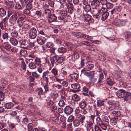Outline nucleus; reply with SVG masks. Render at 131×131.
<instances>
[{
    "label": "nucleus",
    "mask_w": 131,
    "mask_h": 131,
    "mask_svg": "<svg viewBox=\"0 0 131 131\" xmlns=\"http://www.w3.org/2000/svg\"><path fill=\"white\" fill-rule=\"evenodd\" d=\"M37 31L34 27L32 28L30 31L29 35L30 38L31 39H35L37 36Z\"/></svg>",
    "instance_id": "obj_1"
},
{
    "label": "nucleus",
    "mask_w": 131,
    "mask_h": 131,
    "mask_svg": "<svg viewBox=\"0 0 131 131\" xmlns=\"http://www.w3.org/2000/svg\"><path fill=\"white\" fill-rule=\"evenodd\" d=\"M122 9V7L120 5L116 6L112 9L111 10V14L112 15L114 14H118L120 12Z\"/></svg>",
    "instance_id": "obj_2"
},
{
    "label": "nucleus",
    "mask_w": 131,
    "mask_h": 131,
    "mask_svg": "<svg viewBox=\"0 0 131 131\" xmlns=\"http://www.w3.org/2000/svg\"><path fill=\"white\" fill-rule=\"evenodd\" d=\"M46 41L45 37L39 35L37 37V41L38 43L40 45H43Z\"/></svg>",
    "instance_id": "obj_3"
},
{
    "label": "nucleus",
    "mask_w": 131,
    "mask_h": 131,
    "mask_svg": "<svg viewBox=\"0 0 131 131\" xmlns=\"http://www.w3.org/2000/svg\"><path fill=\"white\" fill-rule=\"evenodd\" d=\"M81 72L82 73H83L84 75L88 77L90 79L91 78L94 77V73L93 72H86L85 71V69H82L81 71Z\"/></svg>",
    "instance_id": "obj_4"
},
{
    "label": "nucleus",
    "mask_w": 131,
    "mask_h": 131,
    "mask_svg": "<svg viewBox=\"0 0 131 131\" xmlns=\"http://www.w3.org/2000/svg\"><path fill=\"white\" fill-rule=\"evenodd\" d=\"M91 5L93 9H96L101 7L100 1L99 0H93L91 3Z\"/></svg>",
    "instance_id": "obj_5"
},
{
    "label": "nucleus",
    "mask_w": 131,
    "mask_h": 131,
    "mask_svg": "<svg viewBox=\"0 0 131 131\" xmlns=\"http://www.w3.org/2000/svg\"><path fill=\"white\" fill-rule=\"evenodd\" d=\"M108 103L109 105L108 109L110 111L115 110L118 108L116 104L114 103L109 101L108 102Z\"/></svg>",
    "instance_id": "obj_6"
},
{
    "label": "nucleus",
    "mask_w": 131,
    "mask_h": 131,
    "mask_svg": "<svg viewBox=\"0 0 131 131\" xmlns=\"http://www.w3.org/2000/svg\"><path fill=\"white\" fill-rule=\"evenodd\" d=\"M18 17L17 15H14L11 16L9 19V22L12 24L14 25L16 23Z\"/></svg>",
    "instance_id": "obj_7"
},
{
    "label": "nucleus",
    "mask_w": 131,
    "mask_h": 131,
    "mask_svg": "<svg viewBox=\"0 0 131 131\" xmlns=\"http://www.w3.org/2000/svg\"><path fill=\"white\" fill-rule=\"evenodd\" d=\"M67 13L66 11H62L58 15V18L61 20H63L66 17L67 15Z\"/></svg>",
    "instance_id": "obj_8"
},
{
    "label": "nucleus",
    "mask_w": 131,
    "mask_h": 131,
    "mask_svg": "<svg viewBox=\"0 0 131 131\" xmlns=\"http://www.w3.org/2000/svg\"><path fill=\"white\" fill-rule=\"evenodd\" d=\"M119 92L117 91L116 92V94L119 97L123 98L124 97L125 94L126 92V91L123 89H120L119 90Z\"/></svg>",
    "instance_id": "obj_9"
},
{
    "label": "nucleus",
    "mask_w": 131,
    "mask_h": 131,
    "mask_svg": "<svg viewBox=\"0 0 131 131\" xmlns=\"http://www.w3.org/2000/svg\"><path fill=\"white\" fill-rule=\"evenodd\" d=\"M65 113L67 114H70L73 111V109L69 106H66L64 108Z\"/></svg>",
    "instance_id": "obj_10"
},
{
    "label": "nucleus",
    "mask_w": 131,
    "mask_h": 131,
    "mask_svg": "<svg viewBox=\"0 0 131 131\" xmlns=\"http://www.w3.org/2000/svg\"><path fill=\"white\" fill-rule=\"evenodd\" d=\"M102 17L101 19L102 21L105 20L108 17L109 15V13L107 12H103L101 14Z\"/></svg>",
    "instance_id": "obj_11"
},
{
    "label": "nucleus",
    "mask_w": 131,
    "mask_h": 131,
    "mask_svg": "<svg viewBox=\"0 0 131 131\" xmlns=\"http://www.w3.org/2000/svg\"><path fill=\"white\" fill-rule=\"evenodd\" d=\"M50 17H49L48 21L50 22H51L56 21L57 20V17L54 14L51 15Z\"/></svg>",
    "instance_id": "obj_12"
},
{
    "label": "nucleus",
    "mask_w": 131,
    "mask_h": 131,
    "mask_svg": "<svg viewBox=\"0 0 131 131\" xmlns=\"http://www.w3.org/2000/svg\"><path fill=\"white\" fill-rule=\"evenodd\" d=\"M43 27L40 26H39V27L37 28V31L39 34L43 35H45V34L44 31V30L43 29Z\"/></svg>",
    "instance_id": "obj_13"
},
{
    "label": "nucleus",
    "mask_w": 131,
    "mask_h": 131,
    "mask_svg": "<svg viewBox=\"0 0 131 131\" xmlns=\"http://www.w3.org/2000/svg\"><path fill=\"white\" fill-rule=\"evenodd\" d=\"M81 38H83L89 40L92 39H93L92 37L83 33H82Z\"/></svg>",
    "instance_id": "obj_14"
},
{
    "label": "nucleus",
    "mask_w": 131,
    "mask_h": 131,
    "mask_svg": "<svg viewBox=\"0 0 131 131\" xmlns=\"http://www.w3.org/2000/svg\"><path fill=\"white\" fill-rule=\"evenodd\" d=\"M87 105L86 103L84 101H82L79 103V105L80 107L82 109L84 108Z\"/></svg>",
    "instance_id": "obj_15"
},
{
    "label": "nucleus",
    "mask_w": 131,
    "mask_h": 131,
    "mask_svg": "<svg viewBox=\"0 0 131 131\" xmlns=\"http://www.w3.org/2000/svg\"><path fill=\"white\" fill-rule=\"evenodd\" d=\"M43 12L44 15L48 17L51 15V11L49 9H44Z\"/></svg>",
    "instance_id": "obj_16"
},
{
    "label": "nucleus",
    "mask_w": 131,
    "mask_h": 131,
    "mask_svg": "<svg viewBox=\"0 0 131 131\" xmlns=\"http://www.w3.org/2000/svg\"><path fill=\"white\" fill-rule=\"evenodd\" d=\"M14 104L12 103H6L4 106L5 108L8 109H10L13 107Z\"/></svg>",
    "instance_id": "obj_17"
},
{
    "label": "nucleus",
    "mask_w": 131,
    "mask_h": 131,
    "mask_svg": "<svg viewBox=\"0 0 131 131\" xmlns=\"http://www.w3.org/2000/svg\"><path fill=\"white\" fill-rule=\"evenodd\" d=\"M72 98L73 100L76 101H79L80 99L79 96L76 94H73L72 96Z\"/></svg>",
    "instance_id": "obj_18"
},
{
    "label": "nucleus",
    "mask_w": 131,
    "mask_h": 131,
    "mask_svg": "<svg viewBox=\"0 0 131 131\" xmlns=\"http://www.w3.org/2000/svg\"><path fill=\"white\" fill-rule=\"evenodd\" d=\"M118 119L117 118H112L110 119V122L112 125H114L117 123Z\"/></svg>",
    "instance_id": "obj_19"
},
{
    "label": "nucleus",
    "mask_w": 131,
    "mask_h": 131,
    "mask_svg": "<svg viewBox=\"0 0 131 131\" xmlns=\"http://www.w3.org/2000/svg\"><path fill=\"white\" fill-rule=\"evenodd\" d=\"M6 12L4 8H0V16L1 17L4 16L6 14Z\"/></svg>",
    "instance_id": "obj_20"
},
{
    "label": "nucleus",
    "mask_w": 131,
    "mask_h": 131,
    "mask_svg": "<svg viewBox=\"0 0 131 131\" xmlns=\"http://www.w3.org/2000/svg\"><path fill=\"white\" fill-rule=\"evenodd\" d=\"M81 33L80 32H72V35L78 38H81L82 35Z\"/></svg>",
    "instance_id": "obj_21"
},
{
    "label": "nucleus",
    "mask_w": 131,
    "mask_h": 131,
    "mask_svg": "<svg viewBox=\"0 0 131 131\" xmlns=\"http://www.w3.org/2000/svg\"><path fill=\"white\" fill-rule=\"evenodd\" d=\"M9 41L11 43L14 45H16L18 44V41L17 40L15 39L10 38L9 40Z\"/></svg>",
    "instance_id": "obj_22"
},
{
    "label": "nucleus",
    "mask_w": 131,
    "mask_h": 131,
    "mask_svg": "<svg viewBox=\"0 0 131 131\" xmlns=\"http://www.w3.org/2000/svg\"><path fill=\"white\" fill-rule=\"evenodd\" d=\"M83 8L84 10L86 12H89L91 9L90 6L88 4L85 5Z\"/></svg>",
    "instance_id": "obj_23"
},
{
    "label": "nucleus",
    "mask_w": 131,
    "mask_h": 131,
    "mask_svg": "<svg viewBox=\"0 0 131 131\" xmlns=\"http://www.w3.org/2000/svg\"><path fill=\"white\" fill-rule=\"evenodd\" d=\"M35 64L32 62V61H31L30 63L29 64L28 66L31 69H35L36 68V66Z\"/></svg>",
    "instance_id": "obj_24"
},
{
    "label": "nucleus",
    "mask_w": 131,
    "mask_h": 131,
    "mask_svg": "<svg viewBox=\"0 0 131 131\" xmlns=\"http://www.w3.org/2000/svg\"><path fill=\"white\" fill-rule=\"evenodd\" d=\"M71 87L73 89H78L80 88V85L79 84H71Z\"/></svg>",
    "instance_id": "obj_25"
},
{
    "label": "nucleus",
    "mask_w": 131,
    "mask_h": 131,
    "mask_svg": "<svg viewBox=\"0 0 131 131\" xmlns=\"http://www.w3.org/2000/svg\"><path fill=\"white\" fill-rule=\"evenodd\" d=\"M104 101L101 100H97V106L99 107L104 106Z\"/></svg>",
    "instance_id": "obj_26"
},
{
    "label": "nucleus",
    "mask_w": 131,
    "mask_h": 131,
    "mask_svg": "<svg viewBox=\"0 0 131 131\" xmlns=\"http://www.w3.org/2000/svg\"><path fill=\"white\" fill-rule=\"evenodd\" d=\"M103 122L101 118L100 117H97L96 119V123L97 124L95 125H97V126H99Z\"/></svg>",
    "instance_id": "obj_27"
},
{
    "label": "nucleus",
    "mask_w": 131,
    "mask_h": 131,
    "mask_svg": "<svg viewBox=\"0 0 131 131\" xmlns=\"http://www.w3.org/2000/svg\"><path fill=\"white\" fill-rule=\"evenodd\" d=\"M93 66L92 64H89L87 65L85 68L84 69H85V71L90 70L92 68H93Z\"/></svg>",
    "instance_id": "obj_28"
},
{
    "label": "nucleus",
    "mask_w": 131,
    "mask_h": 131,
    "mask_svg": "<svg viewBox=\"0 0 131 131\" xmlns=\"http://www.w3.org/2000/svg\"><path fill=\"white\" fill-rule=\"evenodd\" d=\"M107 124L103 122L99 126L103 130H106L107 128Z\"/></svg>",
    "instance_id": "obj_29"
},
{
    "label": "nucleus",
    "mask_w": 131,
    "mask_h": 131,
    "mask_svg": "<svg viewBox=\"0 0 131 131\" xmlns=\"http://www.w3.org/2000/svg\"><path fill=\"white\" fill-rule=\"evenodd\" d=\"M124 34L125 38L126 39H128L131 36V33L129 31H126L125 32Z\"/></svg>",
    "instance_id": "obj_30"
},
{
    "label": "nucleus",
    "mask_w": 131,
    "mask_h": 131,
    "mask_svg": "<svg viewBox=\"0 0 131 131\" xmlns=\"http://www.w3.org/2000/svg\"><path fill=\"white\" fill-rule=\"evenodd\" d=\"M20 2L23 7H25L27 3V0H20Z\"/></svg>",
    "instance_id": "obj_31"
},
{
    "label": "nucleus",
    "mask_w": 131,
    "mask_h": 131,
    "mask_svg": "<svg viewBox=\"0 0 131 131\" xmlns=\"http://www.w3.org/2000/svg\"><path fill=\"white\" fill-rule=\"evenodd\" d=\"M20 54L21 55L24 57L27 56V52L26 50H22L20 52Z\"/></svg>",
    "instance_id": "obj_32"
},
{
    "label": "nucleus",
    "mask_w": 131,
    "mask_h": 131,
    "mask_svg": "<svg viewBox=\"0 0 131 131\" xmlns=\"http://www.w3.org/2000/svg\"><path fill=\"white\" fill-rule=\"evenodd\" d=\"M58 51L60 53H64L66 51V48L63 47L59 48L58 50Z\"/></svg>",
    "instance_id": "obj_33"
},
{
    "label": "nucleus",
    "mask_w": 131,
    "mask_h": 131,
    "mask_svg": "<svg viewBox=\"0 0 131 131\" xmlns=\"http://www.w3.org/2000/svg\"><path fill=\"white\" fill-rule=\"evenodd\" d=\"M101 117L103 121L106 122H108V119L107 116L104 115H102L101 116Z\"/></svg>",
    "instance_id": "obj_34"
},
{
    "label": "nucleus",
    "mask_w": 131,
    "mask_h": 131,
    "mask_svg": "<svg viewBox=\"0 0 131 131\" xmlns=\"http://www.w3.org/2000/svg\"><path fill=\"white\" fill-rule=\"evenodd\" d=\"M2 38L4 39L8 38V33L5 32H2Z\"/></svg>",
    "instance_id": "obj_35"
},
{
    "label": "nucleus",
    "mask_w": 131,
    "mask_h": 131,
    "mask_svg": "<svg viewBox=\"0 0 131 131\" xmlns=\"http://www.w3.org/2000/svg\"><path fill=\"white\" fill-rule=\"evenodd\" d=\"M91 16L89 14H87L85 16V20L86 21H88L91 19Z\"/></svg>",
    "instance_id": "obj_36"
},
{
    "label": "nucleus",
    "mask_w": 131,
    "mask_h": 131,
    "mask_svg": "<svg viewBox=\"0 0 131 131\" xmlns=\"http://www.w3.org/2000/svg\"><path fill=\"white\" fill-rule=\"evenodd\" d=\"M8 4L9 7L10 8H13L15 4V2L14 1H8Z\"/></svg>",
    "instance_id": "obj_37"
},
{
    "label": "nucleus",
    "mask_w": 131,
    "mask_h": 131,
    "mask_svg": "<svg viewBox=\"0 0 131 131\" xmlns=\"http://www.w3.org/2000/svg\"><path fill=\"white\" fill-rule=\"evenodd\" d=\"M35 61L36 62L35 64H37L38 66L42 65L41 64V61L40 59L39 58H36L35 59Z\"/></svg>",
    "instance_id": "obj_38"
},
{
    "label": "nucleus",
    "mask_w": 131,
    "mask_h": 131,
    "mask_svg": "<svg viewBox=\"0 0 131 131\" xmlns=\"http://www.w3.org/2000/svg\"><path fill=\"white\" fill-rule=\"evenodd\" d=\"M80 121L77 119H75L73 122L74 126L75 127L78 126L80 125Z\"/></svg>",
    "instance_id": "obj_39"
},
{
    "label": "nucleus",
    "mask_w": 131,
    "mask_h": 131,
    "mask_svg": "<svg viewBox=\"0 0 131 131\" xmlns=\"http://www.w3.org/2000/svg\"><path fill=\"white\" fill-rule=\"evenodd\" d=\"M51 72V73L54 75V76H56L57 75L58 70L56 68H54L52 69Z\"/></svg>",
    "instance_id": "obj_40"
},
{
    "label": "nucleus",
    "mask_w": 131,
    "mask_h": 131,
    "mask_svg": "<svg viewBox=\"0 0 131 131\" xmlns=\"http://www.w3.org/2000/svg\"><path fill=\"white\" fill-rule=\"evenodd\" d=\"M70 76L71 78L74 79H77L78 77V75L76 73H73L71 74Z\"/></svg>",
    "instance_id": "obj_41"
},
{
    "label": "nucleus",
    "mask_w": 131,
    "mask_h": 131,
    "mask_svg": "<svg viewBox=\"0 0 131 131\" xmlns=\"http://www.w3.org/2000/svg\"><path fill=\"white\" fill-rule=\"evenodd\" d=\"M43 65H40L39 66L38 69V71L40 73H41L42 72L43 69H44L43 68Z\"/></svg>",
    "instance_id": "obj_42"
},
{
    "label": "nucleus",
    "mask_w": 131,
    "mask_h": 131,
    "mask_svg": "<svg viewBox=\"0 0 131 131\" xmlns=\"http://www.w3.org/2000/svg\"><path fill=\"white\" fill-rule=\"evenodd\" d=\"M103 78V75L102 73H101L99 75V78L98 79V82L101 83L102 82Z\"/></svg>",
    "instance_id": "obj_43"
},
{
    "label": "nucleus",
    "mask_w": 131,
    "mask_h": 131,
    "mask_svg": "<svg viewBox=\"0 0 131 131\" xmlns=\"http://www.w3.org/2000/svg\"><path fill=\"white\" fill-rule=\"evenodd\" d=\"M24 7H23L22 6H21L19 4H17L16 5L15 7V9H23Z\"/></svg>",
    "instance_id": "obj_44"
},
{
    "label": "nucleus",
    "mask_w": 131,
    "mask_h": 131,
    "mask_svg": "<svg viewBox=\"0 0 131 131\" xmlns=\"http://www.w3.org/2000/svg\"><path fill=\"white\" fill-rule=\"evenodd\" d=\"M27 127L28 128V130L30 131L33 128V125L31 123H29L27 125Z\"/></svg>",
    "instance_id": "obj_45"
},
{
    "label": "nucleus",
    "mask_w": 131,
    "mask_h": 131,
    "mask_svg": "<svg viewBox=\"0 0 131 131\" xmlns=\"http://www.w3.org/2000/svg\"><path fill=\"white\" fill-rule=\"evenodd\" d=\"M101 14L100 13H98L95 15H94V18L97 19V20H98L99 19L101 18Z\"/></svg>",
    "instance_id": "obj_46"
},
{
    "label": "nucleus",
    "mask_w": 131,
    "mask_h": 131,
    "mask_svg": "<svg viewBox=\"0 0 131 131\" xmlns=\"http://www.w3.org/2000/svg\"><path fill=\"white\" fill-rule=\"evenodd\" d=\"M32 76L34 77L36 79H38L39 77V75L36 72H35L32 73Z\"/></svg>",
    "instance_id": "obj_47"
},
{
    "label": "nucleus",
    "mask_w": 131,
    "mask_h": 131,
    "mask_svg": "<svg viewBox=\"0 0 131 131\" xmlns=\"http://www.w3.org/2000/svg\"><path fill=\"white\" fill-rule=\"evenodd\" d=\"M28 122V119L26 118H24L22 121V123L23 125H25Z\"/></svg>",
    "instance_id": "obj_48"
},
{
    "label": "nucleus",
    "mask_w": 131,
    "mask_h": 131,
    "mask_svg": "<svg viewBox=\"0 0 131 131\" xmlns=\"http://www.w3.org/2000/svg\"><path fill=\"white\" fill-rule=\"evenodd\" d=\"M74 118V117L72 115L70 116L69 117L68 119V121L69 122H72Z\"/></svg>",
    "instance_id": "obj_49"
},
{
    "label": "nucleus",
    "mask_w": 131,
    "mask_h": 131,
    "mask_svg": "<svg viewBox=\"0 0 131 131\" xmlns=\"http://www.w3.org/2000/svg\"><path fill=\"white\" fill-rule=\"evenodd\" d=\"M23 26L24 28L28 29L29 27V24L27 23V21H24V23L23 25Z\"/></svg>",
    "instance_id": "obj_50"
},
{
    "label": "nucleus",
    "mask_w": 131,
    "mask_h": 131,
    "mask_svg": "<svg viewBox=\"0 0 131 131\" xmlns=\"http://www.w3.org/2000/svg\"><path fill=\"white\" fill-rule=\"evenodd\" d=\"M58 104L60 106H63L65 104V103L63 100H61L59 101Z\"/></svg>",
    "instance_id": "obj_51"
},
{
    "label": "nucleus",
    "mask_w": 131,
    "mask_h": 131,
    "mask_svg": "<svg viewBox=\"0 0 131 131\" xmlns=\"http://www.w3.org/2000/svg\"><path fill=\"white\" fill-rule=\"evenodd\" d=\"M64 58L62 57H59L58 58L57 61L58 63H61L64 60Z\"/></svg>",
    "instance_id": "obj_52"
},
{
    "label": "nucleus",
    "mask_w": 131,
    "mask_h": 131,
    "mask_svg": "<svg viewBox=\"0 0 131 131\" xmlns=\"http://www.w3.org/2000/svg\"><path fill=\"white\" fill-rule=\"evenodd\" d=\"M19 42L21 46H26V42L25 40L21 39L19 40Z\"/></svg>",
    "instance_id": "obj_53"
},
{
    "label": "nucleus",
    "mask_w": 131,
    "mask_h": 131,
    "mask_svg": "<svg viewBox=\"0 0 131 131\" xmlns=\"http://www.w3.org/2000/svg\"><path fill=\"white\" fill-rule=\"evenodd\" d=\"M32 4L31 3H28L26 4V6L27 9H31L32 7Z\"/></svg>",
    "instance_id": "obj_54"
},
{
    "label": "nucleus",
    "mask_w": 131,
    "mask_h": 131,
    "mask_svg": "<svg viewBox=\"0 0 131 131\" xmlns=\"http://www.w3.org/2000/svg\"><path fill=\"white\" fill-rule=\"evenodd\" d=\"M18 33L15 31L11 33V35L13 37H15L17 36Z\"/></svg>",
    "instance_id": "obj_55"
},
{
    "label": "nucleus",
    "mask_w": 131,
    "mask_h": 131,
    "mask_svg": "<svg viewBox=\"0 0 131 131\" xmlns=\"http://www.w3.org/2000/svg\"><path fill=\"white\" fill-rule=\"evenodd\" d=\"M21 67L23 70L26 69V64L25 62L24 61H22L21 63Z\"/></svg>",
    "instance_id": "obj_56"
},
{
    "label": "nucleus",
    "mask_w": 131,
    "mask_h": 131,
    "mask_svg": "<svg viewBox=\"0 0 131 131\" xmlns=\"http://www.w3.org/2000/svg\"><path fill=\"white\" fill-rule=\"evenodd\" d=\"M120 20H117L115 21L114 22L113 24L114 25L118 26H120Z\"/></svg>",
    "instance_id": "obj_57"
},
{
    "label": "nucleus",
    "mask_w": 131,
    "mask_h": 131,
    "mask_svg": "<svg viewBox=\"0 0 131 131\" xmlns=\"http://www.w3.org/2000/svg\"><path fill=\"white\" fill-rule=\"evenodd\" d=\"M94 129L95 131H101L102 130L101 128L97 125H95Z\"/></svg>",
    "instance_id": "obj_58"
},
{
    "label": "nucleus",
    "mask_w": 131,
    "mask_h": 131,
    "mask_svg": "<svg viewBox=\"0 0 131 131\" xmlns=\"http://www.w3.org/2000/svg\"><path fill=\"white\" fill-rule=\"evenodd\" d=\"M24 21H17V23L19 27H21L23 25Z\"/></svg>",
    "instance_id": "obj_59"
},
{
    "label": "nucleus",
    "mask_w": 131,
    "mask_h": 131,
    "mask_svg": "<svg viewBox=\"0 0 131 131\" xmlns=\"http://www.w3.org/2000/svg\"><path fill=\"white\" fill-rule=\"evenodd\" d=\"M24 14L29 15H30V14L29 9L27 8L24 10Z\"/></svg>",
    "instance_id": "obj_60"
},
{
    "label": "nucleus",
    "mask_w": 131,
    "mask_h": 131,
    "mask_svg": "<svg viewBox=\"0 0 131 131\" xmlns=\"http://www.w3.org/2000/svg\"><path fill=\"white\" fill-rule=\"evenodd\" d=\"M107 83L108 85L111 86L113 85L115 83L113 81L109 80L107 81Z\"/></svg>",
    "instance_id": "obj_61"
},
{
    "label": "nucleus",
    "mask_w": 131,
    "mask_h": 131,
    "mask_svg": "<svg viewBox=\"0 0 131 131\" xmlns=\"http://www.w3.org/2000/svg\"><path fill=\"white\" fill-rule=\"evenodd\" d=\"M4 45L5 47L8 49H10L11 47V46L9 45L8 42H5L4 43Z\"/></svg>",
    "instance_id": "obj_62"
},
{
    "label": "nucleus",
    "mask_w": 131,
    "mask_h": 131,
    "mask_svg": "<svg viewBox=\"0 0 131 131\" xmlns=\"http://www.w3.org/2000/svg\"><path fill=\"white\" fill-rule=\"evenodd\" d=\"M4 94L3 93L0 94V101H3L4 99Z\"/></svg>",
    "instance_id": "obj_63"
},
{
    "label": "nucleus",
    "mask_w": 131,
    "mask_h": 131,
    "mask_svg": "<svg viewBox=\"0 0 131 131\" xmlns=\"http://www.w3.org/2000/svg\"><path fill=\"white\" fill-rule=\"evenodd\" d=\"M43 91L41 88H40L38 89V93L39 95H41L43 93Z\"/></svg>",
    "instance_id": "obj_64"
}]
</instances>
